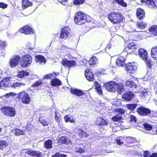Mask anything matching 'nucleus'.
Here are the masks:
<instances>
[{"label": "nucleus", "mask_w": 157, "mask_h": 157, "mask_svg": "<svg viewBox=\"0 0 157 157\" xmlns=\"http://www.w3.org/2000/svg\"><path fill=\"white\" fill-rule=\"evenodd\" d=\"M124 58L122 56H120L117 59L116 61V63L118 66H122L124 64L125 61Z\"/></svg>", "instance_id": "nucleus-20"}, {"label": "nucleus", "mask_w": 157, "mask_h": 157, "mask_svg": "<svg viewBox=\"0 0 157 157\" xmlns=\"http://www.w3.org/2000/svg\"><path fill=\"white\" fill-rule=\"evenodd\" d=\"M12 95H16V93L13 92H10V93L6 94L5 95V96L7 98H9Z\"/></svg>", "instance_id": "nucleus-60"}, {"label": "nucleus", "mask_w": 157, "mask_h": 157, "mask_svg": "<svg viewBox=\"0 0 157 157\" xmlns=\"http://www.w3.org/2000/svg\"><path fill=\"white\" fill-rule=\"evenodd\" d=\"M20 57L16 56L12 57L10 61V65L12 67H14L19 64L20 61Z\"/></svg>", "instance_id": "nucleus-10"}, {"label": "nucleus", "mask_w": 157, "mask_h": 157, "mask_svg": "<svg viewBox=\"0 0 157 157\" xmlns=\"http://www.w3.org/2000/svg\"><path fill=\"white\" fill-rule=\"evenodd\" d=\"M86 17L84 14L78 12L77 13L74 18V21L77 24L81 25L86 22Z\"/></svg>", "instance_id": "nucleus-3"}, {"label": "nucleus", "mask_w": 157, "mask_h": 157, "mask_svg": "<svg viewBox=\"0 0 157 157\" xmlns=\"http://www.w3.org/2000/svg\"><path fill=\"white\" fill-rule=\"evenodd\" d=\"M109 20L113 24H118L122 21L123 16L120 13L113 12L108 16Z\"/></svg>", "instance_id": "nucleus-2"}, {"label": "nucleus", "mask_w": 157, "mask_h": 157, "mask_svg": "<svg viewBox=\"0 0 157 157\" xmlns=\"http://www.w3.org/2000/svg\"><path fill=\"white\" fill-rule=\"evenodd\" d=\"M25 85V84L21 82H17L14 83L13 84L11 85L12 88L14 89L19 88L20 87L24 86Z\"/></svg>", "instance_id": "nucleus-37"}, {"label": "nucleus", "mask_w": 157, "mask_h": 157, "mask_svg": "<svg viewBox=\"0 0 157 157\" xmlns=\"http://www.w3.org/2000/svg\"><path fill=\"white\" fill-rule=\"evenodd\" d=\"M70 69L72 67L75 66L76 64V62L73 60H70Z\"/></svg>", "instance_id": "nucleus-54"}, {"label": "nucleus", "mask_w": 157, "mask_h": 157, "mask_svg": "<svg viewBox=\"0 0 157 157\" xmlns=\"http://www.w3.org/2000/svg\"><path fill=\"white\" fill-rule=\"evenodd\" d=\"M129 120L131 122H136V117L133 115L130 116L129 117Z\"/></svg>", "instance_id": "nucleus-53"}, {"label": "nucleus", "mask_w": 157, "mask_h": 157, "mask_svg": "<svg viewBox=\"0 0 157 157\" xmlns=\"http://www.w3.org/2000/svg\"><path fill=\"white\" fill-rule=\"evenodd\" d=\"M85 76L87 79L90 81H92L94 80L93 74L91 71L89 69L86 70Z\"/></svg>", "instance_id": "nucleus-14"}, {"label": "nucleus", "mask_w": 157, "mask_h": 157, "mask_svg": "<svg viewBox=\"0 0 157 157\" xmlns=\"http://www.w3.org/2000/svg\"><path fill=\"white\" fill-rule=\"evenodd\" d=\"M85 0H74L73 3L74 4L78 5L82 4Z\"/></svg>", "instance_id": "nucleus-50"}, {"label": "nucleus", "mask_w": 157, "mask_h": 157, "mask_svg": "<svg viewBox=\"0 0 157 157\" xmlns=\"http://www.w3.org/2000/svg\"><path fill=\"white\" fill-rule=\"evenodd\" d=\"M149 31L153 35H157V26H153L149 29Z\"/></svg>", "instance_id": "nucleus-34"}, {"label": "nucleus", "mask_w": 157, "mask_h": 157, "mask_svg": "<svg viewBox=\"0 0 157 157\" xmlns=\"http://www.w3.org/2000/svg\"><path fill=\"white\" fill-rule=\"evenodd\" d=\"M8 5L4 3L0 2V8L5 9L7 7Z\"/></svg>", "instance_id": "nucleus-58"}, {"label": "nucleus", "mask_w": 157, "mask_h": 157, "mask_svg": "<svg viewBox=\"0 0 157 157\" xmlns=\"http://www.w3.org/2000/svg\"><path fill=\"white\" fill-rule=\"evenodd\" d=\"M52 140H48L45 141L44 143V147L46 149H51L52 148Z\"/></svg>", "instance_id": "nucleus-28"}, {"label": "nucleus", "mask_w": 157, "mask_h": 157, "mask_svg": "<svg viewBox=\"0 0 157 157\" xmlns=\"http://www.w3.org/2000/svg\"><path fill=\"white\" fill-rule=\"evenodd\" d=\"M1 110L4 114L7 117H14L16 114L15 110L12 107L6 106L2 108Z\"/></svg>", "instance_id": "nucleus-4"}, {"label": "nucleus", "mask_w": 157, "mask_h": 157, "mask_svg": "<svg viewBox=\"0 0 157 157\" xmlns=\"http://www.w3.org/2000/svg\"><path fill=\"white\" fill-rule=\"evenodd\" d=\"M11 79L12 78L10 77L3 78L0 82V88L4 89L9 86Z\"/></svg>", "instance_id": "nucleus-9"}, {"label": "nucleus", "mask_w": 157, "mask_h": 157, "mask_svg": "<svg viewBox=\"0 0 157 157\" xmlns=\"http://www.w3.org/2000/svg\"><path fill=\"white\" fill-rule=\"evenodd\" d=\"M70 60L67 59H63L61 62L62 64L66 68L70 69Z\"/></svg>", "instance_id": "nucleus-35"}, {"label": "nucleus", "mask_w": 157, "mask_h": 157, "mask_svg": "<svg viewBox=\"0 0 157 157\" xmlns=\"http://www.w3.org/2000/svg\"><path fill=\"white\" fill-rule=\"evenodd\" d=\"M42 82L41 81L39 80L35 82L33 85L32 86H37L41 85Z\"/></svg>", "instance_id": "nucleus-55"}, {"label": "nucleus", "mask_w": 157, "mask_h": 157, "mask_svg": "<svg viewBox=\"0 0 157 157\" xmlns=\"http://www.w3.org/2000/svg\"><path fill=\"white\" fill-rule=\"evenodd\" d=\"M141 2L142 3H146L151 8L155 7L156 6L154 0H141Z\"/></svg>", "instance_id": "nucleus-21"}, {"label": "nucleus", "mask_w": 157, "mask_h": 157, "mask_svg": "<svg viewBox=\"0 0 157 157\" xmlns=\"http://www.w3.org/2000/svg\"><path fill=\"white\" fill-rule=\"evenodd\" d=\"M29 75V73L28 72L21 71L18 72L17 76L19 78H23L25 76H27Z\"/></svg>", "instance_id": "nucleus-39"}, {"label": "nucleus", "mask_w": 157, "mask_h": 157, "mask_svg": "<svg viewBox=\"0 0 157 157\" xmlns=\"http://www.w3.org/2000/svg\"><path fill=\"white\" fill-rule=\"evenodd\" d=\"M27 154L31 156H36L37 157H41L42 155L41 153L38 151H31V150H26L25 152Z\"/></svg>", "instance_id": "nucleus-18"}, {"label": "nucleus", "mask_w": 157, "mask_h": 157, "mask_svg": "<svg viewBox=\"0 0 157 157\" xmlns=\"http://www.w3.org/2000/svg\"><path fill=\"white\" fill-rule=\"evenodd\" d=\"M59 140L63 144H72L71 140L66 136H62L59 138Z\"/></svg>", "instance_id": "nucleus-22"}, {"label": "nucleus", "mask_w": 157, "mask_h": 157, "mask_svg": "<svg viewBox=\"0 0 157 157\" xmlns=\"http://www.w3.org/2000/svg\"><path fill=\"white\" fill-rule=\"evenodd\" d=\"M137 112L139 115L142 116H150L151 113V111L149 109L143 107H140L138 108Z\"/></svg>", "instance_id": "nucleus-8"}, {"label": "nucleus", "mask_w": 157, "mask_h": 157, "mask_svg": "<svg viewBox=\"0 0 157 157\" xmlns=\"http://www.w3.org/2000/svg\"><path fill=\"white\" fill-rule=\"evenodd\" d=\"M137 105V104H128L126 105V107L129 109L132 110L135 109Z\"/></svg>", "instance_id": "nucleus-42"}, {"label": "nucleus", "mask_w": 157, "mask_h": 157, "mask_svg": "<svg viewBox=\"0 0 157 157\" xmlns=\"http://www.w3.org/2000/svg\"><path fill=\"white\" fill-rule=\"evenodd\" d=\"M146 25V24L144 22H138L137 25L138 28L142 29H144Z\"/></svg>", "instance_id": "nucleus-45"}, {"label": "nucleus", "mask_w": 157, "mask_h": 157, "mask_svg": "<svg viewBox=\"0 0 157 157\" xmlns=\"http://www.w3.org/2000/svg\"><path fill=\"white\" fill-rule=\"evenodd\" d=\"M137 45L134 44L133 43H129L126 47L125 50L128 53H130L132 51L134 52L137 48Z\"/></svg>", "instance_id": "nucleus-13"}, {"label": "nucleus", "mask_w": 157, "mask_h": 157, "mask_svg": "<svg viewBox=\"0 0 157 157\" xmlns=\"http://www.w3.org/2000/svg\"><path fill=\"white\" fill-rule=\"evenodd\" d=\"M83 144H80L76 147L75 148V151L80 153L84 152L85 150L84 147L83 146Z\"/></svg>", "instance_id": "nucleus-25"}, {"label": "nucleus", "mask_w": 157, "mask_h": 157, "mask_svg": "<svg viewBox=\"0 0 157 157\" xmlns=\"http://www.w3.org/2000/svg\"><path fill=\"white\" fill-rule=\"evenodd\" d=\"M8 146L7 142L5 140H0V149L3 150Z\"/></svg>", "instance_id": "nucleus-41"}, {"label": "nucleus", "mask_w": 157, "mask_h": 157, "mask_svg": "<svg viewBox=\"0 0 157 157\" xmlns=\"http://www.w3.org/2000/svg\"><path fill=\"white\" fill-rule=\"evenodd\" d=\"M150 154V152L145 151L144 152L143 155L144 157H150L151 156Z\"/></svg>", "instance_id": "nucleus-56"}, {"label": "nucleus", "mask_w": 157, "mask_h": 157, "mask_svg": "<svg viewBox=\"0 0 157 157\" xmlns=\"http://www.w3.org/2000/svg\"><path fill=\"white\" fill-rule=\"evenodd\" d=\"M125 86L128 88H135L136 85L135 82L131 81H127L125 83Z\"/></svg>", "instance_id": "nucleus-29"}, {"label": "nucleus", "mask_w": 157, "mask_h": 157, "mask_svg": "<svg viewBox=\"0 0 157 157\" xmlns=\"http://www.w3.org/2000/svg\"><path fill=\"white\" fill-rule=\"evenodd\" d=\"M96 124L97 125L100 126L101 127L106 126H107L108 124L107 122L103 119L102 117H100L98 119Z\"/></svg>", "instance_id": "nucleus-24"}, {"label": "nucleus", "mask_w": 157, "mask_h": 157, "mask_svg": "<svg viewBox=\"0 0 157 157\" xmlns=\"http://www.w3.org/2000/svg\"><path fill=\"white\" fill-rule=\"evenodd\" d=\"M6 46V41H0V50L4 49Z\"/></svg>", "instance_id": "nucleus-49"}, {"label": "nucleus", "mask_w": 157, "mask_h": 157, "mask_svg": "<svg viewBox=\"0 0 157 157\" xmlns=\"http://www.w3.org/2000/svg\"><path fill=\"white\" fill-rule=\"evenodd\" d=\"M116 142L117 144L119 145H121L123 144V141L122 139H121L120 138L116 139Z\"/></svg>", "instance_id": "nucleus-57"}, {"label": "nucleus", "mask_w": 157, "mask_h": 157, "mask_svg": "<svg viewBox=\"0 0 157 157\" xmlns=\"http://www.w3.org/2000/svg\"><path fill=\"white\" fill-rule=\"evenodd\" d=\"M66 156H67L66 155L57 153H56L54 155H52V157H65Z\"/></svg>", "instance_id": "nucleus-52"}, {"label": "nucleus", "mask_w": 157, "mask_h": 157, "mask_svg": "<svg viewBox=\"0 0 157 157\" xmlns=\"http://www.w3.org/2000/svg\"><path fill=\"white\" fill-rule=\"evenodd\" d=\"M106 90L109 92H114L116 91L121 94L124 90V86L122 82H116L111 81L107 83L105 85Z\"/></svg>", "instance_id": "nucleus-1"}, {"label": "nucleus", "mask_w": 157, "mask_h": 157, "mask_svg": "<svg viewBox=\"0 0 157 157\" xmlns=\"http://www.w3.org/2000/svg\"><path fill=\"white\" fill-rule=\"evenodd\" d=\"M32 61L33 58L31 56L29 55H25L21 61V66L23 68L28 67L32 63Z\"/></svg>", "instance_id": "nucleus-6"}, {"label": "nucleus", "mask_w": 157, "mask_h": 157, "mask_svg": "<svg viewBox=\"0 0 157 157\" xmlns=\"http://www.w3.org/2000/svg\"><path fill=\"white\" fill-rule=\"evenodd\" d=\"M115 111L117 113V115H120L124 114L125 113V111L124 109H115Z\"/></svg>", "instance_id": "nucleus-46"}, {"label": "nucleus", "mask_w": 157, "mask_h": 157, "mask_svg": "<svg viewBox=\"0 0 157 157\" xmlns=\"http://www.w3.org/2000/svg\"><path fill=\"white\" fill-rule=\"evenodd\" d=\"M125 68L128 73L133 74L136 71L137 67L134 63H128L126 64Z\"/></svg>", "instance_id": "nucleus-7"}, {"label": "nucleus", "mask_w": 157, "mask_h": 157, "mask_svg": "<svg viewBox=\"0 0 157 157\" xmlns=\"http://www.w3.org/2000/svg\"><path fill=\"white\" fill-rule=\"evenodd\" d=\"M94 84L96 86V88L101 87L100 84L98 83L97 81L95 82Z\"/></svg>", "instance_id": "nucleus-62"}, {"label": "nucleus", "mask_w": 157, "mask_h": 157, "mask_svg": "<svg viewBox=\"0 0 157 157\" xmlns=\"http://www.w3.org/2000/svg\"><path fill=\"white\" fill-rule=\"evenodd\" d=\"M122 118L121 116L118 115H115L111 118L112 120L113 121L115 122L119 121L122 120Z\"/></svg>", "instance_id": "nucleus-43"}, {"label": "nucleus", "mask_w": 157, "mask_h": 157, "mask_svg": "<svg viewBox=\"0 0 157 157\" xmlns=\"http://www.w3.org/2000/svg\"><path fill=\"white\" fill-rule=\"evenodd\" d=\"M144 60L146 61V64H147V66L148 67H150L151 65L152 64L151 62V61L150 59H147L146 60Z\"/></svg>", "instance_id": "nucleus-59"}, {"label": "nucleus", "mask_w": 157, "mask_h": 157, "mask_svg": "<svg viewBox=\"0 0 157 157\" xmlns=\"http://www.w3.org/2000/svg\"><path fill=\"white\" fill-rule=\"evenodd\" d=\"M70 92L73 95L80 96L83 95L84 94L81 90L75 89H71Z\"/></svg>", "instance_id": "nucleus-23"}, {"label": "nucleus", "mask_w": 157, "mask_h": 157, "mask_svg": "<svg viewBox=\"0 0 157 157\" xmlns=\"http://www.w3.org/2000/svg\"><path fill=\"white\" fill-rule=\"evenodd\" d=\"M151 55L152 58L157 59V46H155L151 49Z\"/></svg>", "instance_id": "nucleus-30"}, {"label": "nucleus", "mask_w": 157, "mask_h": 157, "mask_svg": "<svg viewBox=\"0 0 157 157\" xmlns=\"http://www.w3.org/2000/svg\"><path fill=\"white\" fill-rule=\"evenodd\" d=\"M58 2L63 5H65V2H67L68 0H57Z\"/></svg>", "instance_id": "nucleus-61"}, {"label": "nucleus", "mask_w": 157, "mask_h": 157, "mask_svg": "<svg viewBox=\"0 0 157 157\" xmlns=\"http://www.w3.org/2000/svg\"><path fill=\"white\" fill-rule=\"evenodd\" d=\"M22 4L23 6L25 8H26L32 5V2L28 0H22Z\"/></svg>", "instance_id": "nucleus-38"}, {"label": "nucleus", "mask_w": 157, "mask_h": 157, "mask_svg": "<svg viewBox=\"0 0 157 157\" xmlns=\"http://www.w3.org/2000/svg\"><path fill=\"white\" fill-rule=\"evenodd\" d=\"M139 55L140 58L143 60L147 59V52L143 48H140L138 50Z\"/></svg>", "instance_id": "nucleus-15"}, {"label": "nucleus", "mask_w": 157, "mask_h": 157, "mask_svg": "<svg viewBox=\"0 0 157 157\" xmlns=\"http://www.w3.org/2000/svg\"><path fill=\"white\" fill-rule=\"evenodd\" d=\"M144 128L147 130H150L152 128V127L147 123H145L144 124Z\"/></svg>", "instance_id": "nucleus-51"}, {"label": "nucleus", "mask_w": 157, "mask_h": 157, "mask_svg": "<svg viewBox=\"0 0 157 157\" xmlns=\"http://www.w3.org/2000/svg\"><path fill=\"white\" fill-rule=\"evenodd\" d=\"M98 62L97 58L95 56H92L89 61V64L91 67H95L98 63Z\"/></svg>", "instance_id": "nucleus-26"}, {"label": "nucleus", "mask_w": 157, "mask_h": 157, "mask_svg": "<svg viewBox=\"0 0 157 157\" xmlns=\"http://www.w3.org/2000/svg\"><path fill=\"white\" fill-rule=\"evenodd\" d=\"M17 96L19 100L24 104H27L30 102L31 99L29 94L24 91L19 93Z\"/></svg>", "instance_id": "nucleus-5"}, {"label": "nucleus", "mask_w": 157, "mask_h": 157, "mask_svg": "<svg viewBox=\"0 0 157 157\" xmlns=\"http://www.w3.org/2000/svg\"><path fill=\"white\" fill-rule=\"evenodd\" d=\"M64 119L66 122H70L71 123L75 122V120L74 118L70 117L69 115H66L64 117Z\"/></svg>", "instance_id": "nucleus-36"}, {"label": "nucleus", "mask_w": 157, "mask_h": 157, "mask_svg": "<svg viewBox=\"0 0 157 157\" xmlns=\"http://www.w3.org/2000/svg\"><path fill=\"white\" fill-rule=\"evenodd\" d=\"M25 131L21 130L18 129H16L13 130L12 132L16 136H19L25 134Z\"/></svg>", "instance_id": "nucleus-32"}, {"label": "nucleus", "mask_w": 157, "mask_h": 157, "mask_svg": "<svg viewBox=\"0 0 157 157\" xmlns=\"http://www.w3.org/2000/svg\"><path fill=\"white\" fill-rule=\"evenodd\" d=\"M96 89H97L98 94H101L102 93V90L101 87L96 88Z\"/></svg>", "instance_id": "nucleus-64"}, {"label": "nucleus", "mask_w": 157, "mask_h": 157, "mask_svg": "<svg viewBox=\"0 0 157 157\" xmlns=\"http://www.w3.org/2000/svg\"><path fill=\"white\" fill-rule=\"evenodd\" d=\"M20 32L25 34H31L33 33V30L29 26L27 25L19 29Z\"/></svg>", "instance_id": "nucleus-11"}, {"label": "nucleus", "mask_w": 157, "mask_h": 157, "mask_svg": "<svg viewBox=\"0 0 157 157\" xmlns=\"http://www.w3.org/2000/svg\"><path fill=\"white\" fill-rule=\"evenodd\" d=\"M56 76V74L55 73L50 74L47 75H46L44 77V79H48L50 78H52L55 77Z\"/></svg>", "instance_id": "nucleus-47"}, {"label": "nucleus", "mask_w": 157, "mask_h": 157, "mask_svg": "<svg viewBox=\"0 0 157 157\" xmlns=\"http://www.w3.org/2000/svg\"><path fill=\"white\" fill-rule=\"evenodd\" d=\"M55 119L58 122H59L60 121V115L59 113L55 111Z\"/></svg>", "instance_id": "nucleus-44"}, {"label": "nucleus", "mask_w": 157, "mask_h": 157, "mask_svg": "<svg viewBox=\"0 0 157 157\" xmlns=\"http://www.w3.org/2000/svg\"><path fill=\"white\" fill-rule=\"evenodd\" d=\"M144 15L145 12L144 10L140 8H138L136 12V16L138 19L140 20L143 19Z\"/></svg>", "instance_id": "nucleus-19"}, {"label": "nucleus", "mask_w": 157, "mask_h": 157, "mask_svg": "<svg viewBox=\"0 0 157 157\" xmlns=\"http://www.w3.org/2000/svg\"><path fill=\"white\" fill-rule=\"evenodd\" d=\"M133 97V94L131 92L127 91L122 96L123 99L128 101L130 100Z\"/></svg>", "instance_id": "nucleus-17"}, {"label": "nucleus", "mask_w": 157, "mask_h": 157, "mask_svg": "<svg viewBox=\"0 0 157 157\" xmlns=\"http://www.w3.org/2000/svg\"><path fill=\"white\" fill-rule=\"evenodd\" d=\"M136 141L135 139L132 137H128L126 138V141L127 143V144L128 145H129L128 146L131 147L133 145H130V144H133Z\"/></svg>", "instance_id": "nucleus-33"}, {"label": "nucleus", "mask_w": 157, "mask_h": 157, "mask_svg": "<svg viewBox=\"0 0 157 157\" xmlns=\"http://www.w3.org/2000/svg\"><path fill=\"white\" fill-rule=\"evenodd\" d=\"M35 61L36 63L44 65L46 63L45 58L41 55H36L35 56Z\"/></svg>", "instance_id": "nucleus-16"}, {"label": "nucleus", "mask_w": 157, "mask_h": 157, "mask_svg": "<svg viewBox=\"0 0 157 157\" xmlns=\"http://www.w3.org/2000/svg\"><path fill=\"white\" fill-rule=\"evenodd\" d=\"M96 89H97L98 94H101L102 93V90L101 87L96 88Z\"/></svg>", "instance_id": "nucleus-63"}, {"label": "nucleus", "mask_w": 157, "mask_h": 157, "mask_svg": "<svg viewBox=\"0 0 157 157\" xmlns=\"http://www.w3.org/2000/svg\"><path fill=\"white\" fill-rule=\"evenodd\" d=\"M51 83L52 86H60L61 84V82L58 78H55L52 79Z\"/></svg>", "instance_id": "nucleus-27"}, {"label": "nucleus", "mask_w": 157, "mask_h": 157, "mask_svg": "<svg viewBox=\"0 0 157 157\" xmlns=\"http://www.w3.org/2000/svg\"><path fill=\"white\" fill-rule=\"evenodd\" d=\"M71 30L68 27H64L61 31L60 37L61 38L66 39L69 35Z\"/></svg>", "instance_id": "nucleus-12"}, {"label": "nucleus", "mask_w": 157, "mask_h": 157, "mask_svg": "<svg viewBox=\"0 0 157 157\" xmlns=\"http://www.w3.org/2000/svg\"><path fill=\"white\" fill-rule=\"evenodd\" d=\"M117 3L120 5L124 7H126L127 6V3L124 1L123 0H115Z\"/></svg>", "instance_id": "nucleus-48"}, {"label": "nucleus", "mask_w": 157, "mask_h": 157, "mask_svg": "<svg viewBox=\"0 0 157 157\" xmlns=\"http://www.w3.org/2000/svg\"><path fill=\"white\" fill-rule=\"evenodd\" d=\"M39 121L44 126H46L49 123L43 117L39 118Z\"/></svg>", "instance_id": "nucleus-40"}, {"label": "nucleus", "mask_w": 157, "mask_h": 157, "mask_svg": "<svg viewBox=\"0 0 157 157\" xmlns=\"http://www.w3.org/2000/svg\"><path fill=\"white\" fill-rule=\"evenodd\" d=\"M78 135L81 138L87 137L89 136V134L86 132L81 129H79L77 132Z\"/></svg>", "instance_id": "nucleus-31"}]
</instances>
